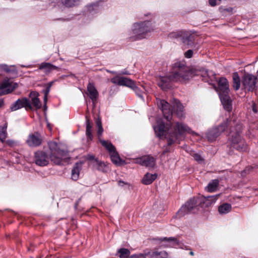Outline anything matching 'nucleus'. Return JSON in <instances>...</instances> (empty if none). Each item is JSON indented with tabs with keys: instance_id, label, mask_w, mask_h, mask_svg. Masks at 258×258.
Returning a JSON list of instances; mask_svg holds the SVG:
<instances>
[{
	"instance_id": "nucleus-1",
	"label": "nucleus",
	"mask_w": 258,
	"mask_h": 258,
	"mask_svg": "<svg viewBox=\"0 0 258 258\" xmlns=\"http://www.w3.org/2000/svg\"><path fill=\"white\" fill-rule=\"evenodd\" d=\"M48 146L51 151L49 157L42 151L36 152L35 162L37 165L40 166H46L49 163V159L54 164H60L67 158V153L62 150L61 145H58L55 142H50Z\"/></svg>"
},
{
	"instance_id": "nucleus-2",
	"label": "nucleus",
	"mask_w": 258,
	"mask_h": 258,
	"mask_svg": "<svg viewBox=\"0 0 258 258\" xmlns=\"http://www.w3.org/2000/svg\"><path fill=\"white\" fill-rule=\"evenodd\" d=\"M176 70L172 74L173 81L185 82L195 75H199V72L195 69H189L183 64L176 63Z\"/></svg>"
},
{
	"instance_id": "nucleus-3",
	"label": "nucleus",
	"mask_w": 258,
	"mask_h": 258,
	"mask_svg": "<svg viewBox=\"0 0 258 258\" xmlns=\"http://www.w3.org/2000/svg\"><path fill=\"white\" fill-rule=\"evenodd\" d=\"M155 29L156 26L154 22L145 21L135 23L132 27L131 35L133 37H136L137 39H141L145 37L146 33Z\"/></svg>"
},
{
	"instance_id": "nucleus-4",
	"label": "nucleus",
	"mask_w": 258,
	"mask_h": 258,
	"mask_svg": "<svg viewBox=\"0 0 258 258\" xmlns=\"http://www.w3.org/2000/svg\"><path fill=\"white\" fill-rule=\"evenodd\" d=\"M219 95L224 108L227 111L232 109L231 100L228 93L229 92L228 81L224 78H221L219 81Z\"/></svg>"
},
{
	"instance_id": "nucleus-5",
	"label": "nucleus",
	"mask_w": 258,
	"mask_h": 258,
	"mask_svg": "<svg viewBox=\"0 0 258 258\" xmlns=\"http://www.w3.org/2000/svg\"><path fill=\"white\" fill-rule=\"evenodd\" d=\"M188 131V127L182 123L176 122L173 127V130L169 132L170 137L168 139V144L171 145L173 142L178 139V136L181 135Z\"/></svg>"
},
{
	"instance_id": "nucleus-6",
	"label": "nucleus",
	"mask_w": 258,
	"mask_h": 258,
	"mask_svg": "<svg viewBox=\"0 0 258 258\" xmlns=\"http://www.w3.org/2000/svg\"><path fill=\"white\" fill-rule=\"evenodd\" d=\"M157 103L158 107L161 109L164 117L169 120L172 118V110L170 108L169 103L164 100L157 99Z\"/></svg>"
},
{
	"instance_id": "nucleus-7",
	"label": "nucleus",
	"mask_w": 258,
	"mask_h": 258,
	"mask_svg": "<svg viewBox=\"0 0 258 258\" xmlns=\"http://www.w3.org/2000/svg\"><path fill=\"white\" fill-rule=\"evenodd\" d=\"M197 206V202L192 199L186 203L178 211L177 215L178 217H182L194 210Z\"/></svg>"
},
{
	"instance_id": "nucleus-8",
	"label": "nucleus",
	"mask_w": 258,
	"mask_h": 258,
	"mask_svg": "<svg viewBox=\"0 0 258 258\" xmlns=\"http://www.w3.org/2000/svg\"><path fill=\"white\" fill-rule=\"evenodd\" d=\"M18 87V84L10 80L4 81L0 86V96L12 92Z\"/></svg>"
},
{
	"instance_id": "nucleus-9",
	"label": "nucleus",
	"mask_w": 258,
	"mask_h": 258,
	"mask_svg": "<svg viewBox=\"0 0 258 258\" xmlns=\"http://www.w3.org/2000/svg\"><path fill=\"white\" fill-rule=\"evenodd\" d=\"M256 78L251 75H246L243 79L242 84L245 89L252 91L255 88Z\"/></svg>"
},
{
	"instance_id": "nucleus-10",
	"label": "nucleus",
	"mask_w": 258,
	"mask_h": 258,
	"mask_svg": "<svg viewBox=\"0 0 258 258\" xmlns=\"http://www.w3.org/2000/svg\"><path fill=\"white\" fill-rule=\"evenodd\" d=\"M42 139L39 134L36 133L35 134H30L26 140L27 144L31 147H35L41 145Z\"/></svg>"
},
{
	"instance_id": "nucleus-11",
	"label": "nucleus",
	"mask_w": 258,
	"mask_h": 258,
	"mask_svg": "<svg viewBox=\"0 0 258 258\" xmlns=\"http://www.w3.org/2000/svg\"><path fill=\"white\" fill-rule=\"evenodd\" d=\"M22 107H25L26 109L32 108L30 101L26 98L18 99L11 106V109L12 111H16Z\"/></svg>"
},
{
	"instance_id": "nucleus-12",
	"label": "nucleus",
	"mask_w": 258,
	"mask_h": 258,
	"mask_svg": "<svg viewBox=\"0 0 258 258\" xmlns=\"http://www.w3.org/2000/svg\"><path fill=\"white\" fill-rule=\"evenodd\" d=\"M111 81L114 84L121 86H125L132 88H134L135 87L134 83L126 78L116 77L112 78Z\"/></svg>"
},
{
	"instance_id": "nucleus-13",
	"label": "nucleus",
	"mask_w": 258,
	"mask_h": 258,
	"mask_svg": "<svg viewBox=\"0 0 258 258\" xmlns=\"http://www.w3.org/2000/svg\"><path fill=\"white\" fill-rule=\"evenodd\" d=\"M232 143L233 147L238 150L243 151L246 149L244 141L241 139L238 134H236L234 138L232 137Z\"/></svg>"
},
{
	"instance_id": "nucleus-14",
	"label": "nucleus",
	"mask_w": 258,
	"mask_h": 258,
	"mask_svg": "<svg viewBox=\"0 0 258 258\" xmlns=\"http://www.w3.org/2000/svg\"><path fill=\"white\" fill-rule=\"evenodd\" d=\"M87 94L93 102L96 100L98 97V92L94 84L89 83L87 88Z\"/></svg>"
},
{
	"instance_id": "nucleus-15",
	"label": "nucleus",
	"mask_w": 258,
	"mask_h": 258,
	"mask_svg": "<svg viewBox=\"0 0 258 258\" xmlns=\"http://www.w3.org/2000/svg\"><path fill=\"white\" fill-rule=\"evenodd\" d=\"M136 163L148 167H153L155 165V160L152 157L147 156L139 158Z\"/></svg>"
},
{
	"instance_id": "nucleus-16",
	"label": "nucleus",
	"mask_w": 258,
	"mask_h": 258,
	"mask_svg": "<svg viewBox=\"0 0 258 258\" xmlns=\"http://www.w3.org/2000/svg\"><path fill=\"white\" fill-rule=\"evenodd\" d=\"M169 125L165 126L161 121H157V125L154 127L155 131L159 137H163L165 135L166 132L169 131Z\"/></svg>"
},
{
	"instance_id": "nucleus-17",
	"label": "nucleus",
	"mask_w": 258,
	"mask_h": 258,
	"mask_svg": "<svg viewBox=\"0 0 258 258\" xmlns=\"http://www.w3.org/2000/svg\"><path fill=\"white\" fill-rule=\"evenodd\" d=\"M172 106L174 109V113L178 117L182 118L184 116L183 106L178 100L174 99L172 101Z\"/></svg>"
},
{
	"instance_id": "nucleus-18",
	"label": "nucleus",
	"mask_w": 258,
	"mask_h": 258,
	"mask_svg": "<svg viewBox=\"0 0 258 258\" xmlns=\"http://www.w3.org/2000/svg\"><path fill=\"white\" fill-rule=\"evenodd\" d=\"M157 177L156 173H147L142 179V182L145 185L151 184Z\"/></svg>"
},
{
	"instance_id": "nucleus-19",
	"label": "nucleus",
	"mask_w": 258,
	"mask_h": 258,
	"mask_svg": "<svg viewBox=\"0 0 258 258\" xmlns=\"http://www.w3.org/2000/svg\"><path fill=\"white\" fill-rule=\"evenodd\" d=\"M151 258H167L168 254L166 251H159L158 249L150 251L149 255Z\"/></svg>"
},
{
	"instance_id": "nucleus-20",
	"label": "nucleus",
	"mask_w": 258,
	"mask_h": 258,
	"mask_svg": "<svg viewBox=\"0 0 258 258\" xmlns=\"http://www.w3.org/2000/svg\"><path fill=\"white\" fill-rule=\"evenodd\" d=\"M38 93L35 92H31L30 94V97L31 99L32 104L36 108H40L41 107V104L38 98Z\"/></svg>"
},
{
	"instance_id": "nucleus-21",
	"label": "nucleus",
	"mask_w": 258,
	"mask_h": 258,
	"mask_svg": "<svg viewBox=\"0 0 258 258\" xmlns=\"http://www.w3.org/2000/svg\"><path fill=\"white\" fill-rule=\"evenodd\" d=\"M176 242V239L174 238H164L161 240L160 247H167L171 246L172 244Z\"/></svg>"
},
{
	"instance_id": "nucleus-22",
	"label": "nucleus",
	"mask_w": 258,
	"mask_h": 258,
	"mask_svg": "<svg viewBox=\"0 0 258 258\" xmlns=\"http://www.w3.org/2000/svg\"><path fill=\"white\" fill-rule=\"evenodd\" d=\"M81 163H77L72 170V179L77 180L79 178L80 171L81 168Z\"/></svg>"
},
{
	"instance_id": "nucleus-23",
	"label": "nucleus",
	"mask_w": 258,
	"mask_h": 258,
	"mask_svg": "<svg viewBox=\"0 0 258 258\" xmlns=\"http://www.w3.org/2000/svg\"><path fill=\"white\" fill-rule=\"evenodd\" d=\"M219 185V181L217 179H214L209 183L208 185L206 187V189L209 192L215 191Z\"/></svg>"
},
{
	"instance_id": "nucleus-24",
	"label": "nucleus",
	"mask_w": 258,
	"mask_h": 258,
	"mask_svg": "<svg viewBox=\"0 0 258 258\" xmlns=\"http://www.w3.org/2000/svg\"><path fill=\"white\" fill-rule=\"evenodd\" d=\"M99 141L101 144L106 148L109 153L115 150V147L109 141L104 140L101 138H99Z\"/></svg>"
},
{
	"instance_id": "nucleus-25",
	"label": "nucleus",
	"mask_w": 258,
	"mask_h": 258,
	"mask_svg": "<svg viewBox=\"0 0 258 258\" xmlns=\"http://www.w3.org/2000/svg\"><path fill=\"white\" fill-rule=\"evenodd\" d=\"M160 79L161 82L159 83V85L162 89H165L167 84L170 81H173L172 80V74L169 77H161Z\"/></svg>"
},
{
	"instance_id": "nucleus-26",
	"label": "nucleus",
	"mask_w": 258,
	"mask_h": 258,
	"mask_svg": "<svg viewBox=\"0 0 258 258\" xmlns=\"http://www.w3.org/2000/svg\"><path fill=\"white\" fill-rule=\"evenodd\" d=\"M219 196L220 195H216L206 198L204 201V203L205 204L206 206H210L216 202Z\"/></svg>"
},
{
	"instance_id": "nucleus-27",
	"label": "nucleus",
	"mask_w": 258,
	"mask_h": 258,
	"mask_svg": "<svg viewBox=\"0 0 258 258\" xmlns=\"http://www.w3.org/2000/svg\"><path fill=\"white\" fill-rule=\"evenodd\" d=\"M233 88L235 90H237L239 89L240 86V78L237 73H234L233 74Z\"/></svg>"
},
{
	"instance_id": "nucleus-28",
	"label": "nucleus",
	"mask_w": 258,
	"mask_h": 258,
	"mask_svg": "<svg viewBox=\"0 0 258 258\" xmlns=\"http://www.w3.org/2000/svg\"><path fill=\"white\" fill-rule=\"evenodd\" d=\"M7 123H5L3 126H0V140L2 142H5L7 136Z\"/></svg>"
},
{
	"instance_id": "nucleus-29",
	"label": "nucleus",
	"mask_w": 258,
	"mask_h": 258,
	"mask_svg": "<svg viewBox=\"0 0 258 258\" xmlns=\"http://www.w3.org/2000/svg\"><path fill=\"white\" fill-rule=\"evenodd\" d=\"M112 161L116 165H119L121 162V160L116 150L109 153Z\"/></svg>"
},
{
	"instance_id": "nucleus-30",
	"label": "nucleus",
	"mask_w": 258,
	"mask_h": 258,
	"mask_svg": "<svg viewBox=\"0 0 258 258\" xmlns=\"http://www.w3.org/2000/svg\"><path fill=\"white\" fill-rule=\"evenodd\" d=\"M231 206L230 204H225L219 207L218 210L220 214H227L230 211Z\"/></svg>"
},
{
	"instance_id": "nucleus-31",
	"label": "nucleus",
	"mask_w": 258,
	"mask_h": 258,
	"mask_svg": "<svg viewBox=\"0 0 258 258\" xmlns=\"http://www.w3.org/2000/svg\"><path fill=\"white\" fill-rule=\"evenodd\" d=\"M120 258H130V251L126 248H121L118 251Z\"/></svg>"
},
{
	"instance_id": "nucleus-32",
	"label": "nucleus",
	"mask_w": 258,
	"mask_h": 258,
	"mask_svg": "<svg viewBox=\"0 0 258 258\" xmlns=\"http://www.w3.org/2000/svg\"><path fill=\"white\" fill-rule=\"evenodd\" d=\"M95 166L98 170L106 171V166L104 163L96 159L95 160Z\"/></svg>"
},
{
	"instance_id": "nucleus-33",
	"label": "nucleus",
	"mask_w": 258,
	"mask_h": 258,
	"mask_svg": "<svg viewBox=\"0 0 258 258\" xmlns=\"http://www.w3.org/2000/svg\"><path fill=\"white\" fill-rule=\"evenodd\" d=\"M56 67L49 63H43L40 66V69H45L46 71L54 70Z\"/></svg>"
},
{
	"instance_id": "nucleus-34",
	"label": "nucleus",
	"mask_w": 258,
	"mask_h": 258,
	"mask_svg": "<svg viewBox=\"0 0 258 258\" xmlns=\"http://www.w3.org/2000/svg\"><path fill=\"white\" fill-rule=\"evenodd\" d=\"M80 0H63L62 3L66 7H71L75 6Z\"/></svg>"
},
{
	"instance_id": "nucleus-35",
	"label": "nucleus",
	"mask_w": 258,
	"mask_h": 258,
	"mask_svg": "<svg viewBox=\"0 0 258 258\" xmlns=\"http://www.w3.org/2000/svg\"><path fill=\"white\" fill-rule=\"evenodd\" d=\"M150 254V251H149L144 253H138L132 255L130 258H146L147 256Z\"/></svg>"
},
{
	"instance_id": "nucleus-36",
	"label": "nucleus",
	"mask_w": 258,
	"mask_h": 258,
	"mask_svg": "<svg viewBox=\"0 0 258 258\" xmlns=\"http://www.w3.org/2000/svg\"><path fill=\"white\" fill-rule=\"evenodd\" d=\"M91 128L92 125L91 124L89 120L87 118L86 134L89 137H91Z\"/></svg>"
},
{
	"instance_id": "nucleus-37",
	"label": "nucleus",
	"mask_w": 258,
	"mask_h": 258,
	"mask_svg": "<svg viewBox=\"0 0 258 258\" xmlns=\"http://www.w3.org/2000/svg\"><path fill=\"white\" fill-rule=\"evenodd\" d=\"M118 184L120 186H125V187H127L128 188H130V187H131V185L129 183H128L127 182H124L123 181H121V180H119L118 182Z\"/></svg>"
},
{
	"instance_id": "nucleus-38",
	"label": "nucleus",
	"mask_w": 258,
	"mask_h": 258,
	"mask_svg": "<svg viewBox=\"0 0 258 258\" xmlns=\"http://www.w3.org/2000/svg\"><path fill=\"white\" fill-rule=\"evenodd\" d=\"M193 156L195 160L199 162H202L203 160L202 157L198 154H195Z\"/></svg>"
},
{
	"instance_id": "nucleus-39",
	"label": "nucleus",
	"mask_w": 258,
	"mask_h": 258,
	"mask_svg": "<svg viewBox=\"0 0 258 258\" xmlns=\"http://www.w3.org/2000/svg\"><path fill=\"white\" fill-rule=\"evenodd\" d=\"M221 1V0H209V4L211 6L214 7V6H215L219 4V2Z\"/></svg>"
},
{
	"instance_id": "nucleus-40",
	"label": "nucleus",
	"mask_w": 258,
	"mask_h": 258,
	"mask_svg": "<svg viewBox=\"0 0 258 258\" xmlns=\"http://www.w3.org/2000/svg\"><path fill=\"white\" fill-rule=\"evenodd\" d=\"M193 54V51L191 50H188L187 51H186L184 53V56L186 58H190L192 57Z\"/></svg>"
},
{
	"instance_id": "nucleus-41",
	"label": "nucleus",
	"mask_w": 258,
	"mask_h": 258,
	"mask_svg": "<svg viewBox=\"0 0 258 258\" xmlns=\"http://www.w3.org/2000/svg\"><path fill=\"white\" fill-rule=\"evenodd\" d=\"M228 122V120H227L226 122L223 123V124L220 126V128H221L219 129L220 131H223L225 130Z\"/></svg>"
},
{
	"instance_id": "nucleus-42",
	"label": "nucleus",
	"mask_w": 258,
	"mask_h": 258,
	"mask_svg": "<svg viewBox=\"0 0 258 258\" xmlns=\"http://www.w3.org/2000/svg\"><path fill=\"white\" fill-rule=\"evenodd\" d=\"M52 82H50L48 84V87L45 91V94H46V95H47L48 94V93L49 92L50 89V87L52 86Z\"/></svg>"
},
{
	"instance_id": "nucleus-43",
	"label": "nucleus",
	"mask_w": 258,
	"mask_h": 258,
	"mask_svg": "<svg viewBox=\"0 0 258 258\" xmlns=\"http://www.w3.org/2000/svg\"><path fill=\"white\" fill-rule=\"evenodd\" d=\"M98 130L97 133H98V135L99 136V139L100 138L99 136H101L102 134V133L103 132V129L102 128V126L99 127H98Z\"/></svg>"
},
{
	"instance_id": "nucleus-44",
	"label": "nucleus",
	"mask_w": 258,
	"mask_h": 258,
	"mask_svg": "<svg viewBox=\"0 0 258 258\" xmlns=\"http://www.w3.org/2000/svg\"><path fill=\"white\" fill-rule=\"evenodd\" d=\"M96 124L98 127H101L102 124H101V120L100 118H98L96 120Z\"/></svg>"
},
{
	"instance_id": "nucleus-45",
	"label": "nucleus",
	"mask_w": 258,
	"mask_h": 258,
	"mask_svg": "<svg viewBox=\"0 0 258 258\" xmlns=\"http://www.w3.org/2000/svg\"><path fill=\"white\" fill-rule=\"evenodd\" d=\"M5 142H6V143L8 145H10V146H12V145H13L14 144V141H12V140H7V141H6V140H5Z\"/></svg>"
},
{
	"instance_id": "nucleus-46",
	"label": "nucleus",
	"mask_w": 258,
	"mask_h": 258,
	"mask_svg": "<svg viewBox=\"0 0 258 258\" xmlns=\"http://www.w3.org/2000/svg\"><path fill=\"white\" fill-rule=\"evenodd\" d=\"M4 104V101L3 99H0V107Z\"/></svg>"
},
{
	"instance_id": "nucleus-47",
	"label": "nucleus",
	"mask_w": 258,
	"mask_h": 258,
	"mask_svg": "<svg viewBox=\"0 0 258 258\" xmlns=\"http://www.w3.org/2000/svg\"><path fill=\"white\" fill-rule=\"evenodd\" d=\"M252 110L255 113H256L257 112V110L256 109V108L254 106H253V108H252Z\"/></svg>"
},
{
	"instance_id": "nucleus-48",
	"label": "nucleus",
	"mask_w": 258,
	"mask_h": 258,
	"mask_svg": "<svg viewBox=\"0 0 258 258\" xmlns=\"http://www.w3.org/2000/svg\"><path fill=\"white\" fill-rule=\"evenodd\" d=\"M47 95H46V94H45V96H44V100L45 102L46 101V99H47Z\"/></svg>"
},
{
	"instance_id": "nucleus-49",
	"label": "nucleus",
	"mask_w": 258,
	"mask_h": 258,
	"mask_svg": "<svg viewBox=\"0 0 258 258\" xmlns=\"http://www.w3.org/2000/svg\"><path fill=\"white\" fill-rule=\"evenodd\" d=\"M47 126H48V127L49 128V129L50 130H51V127H50V124H49L48 123H47Z\"/></svg>"
},
{
	"instance_id": "nucleus-50",
	"label": "nucleus",
	"mask_w": 258,
	"mask_h": 258,
	"mask_svg": "<svg viewBox=\"0 0 258 258\" xmlns=\"http://www.w3.org/2000/svg\"><path fill=\"white\" fill-rule=\"evenodd\" d=\"M190 254L191 255H194V252L192 251H190Z\"/></svg>"
},
{
	"instance_id": "nucleus-51",
	"label": "nucleus",
	"mask_w": 258,
	"mask_h": 258,
	"mask_svg": "<svg viewBox=\"0 0 258 258\" xmlns=\"http://www.w3.org/2000/svg\"><path fill=\"white\" fill-rule=\"evenodd\" d=\"M90 159H93L94 158V157L93 156H90L89 157Z\"/></svg>"
}]
</instances>
